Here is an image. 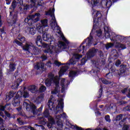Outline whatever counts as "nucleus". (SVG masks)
Returning <instances> with one entry per match:
<instances>
[{"mask_svg": "<svg viewBox=\"0 0 130 130\" xmlns=\"http://www.w3.org/2000/svg\"><path fill=\"white\" fill-rule=\"evenodd\" d=\"M112 2L111 0H102L101 2V5L103 8L105 9H107L111 7Z\"/></svg>", "mask_w": 130, "mask_h": 130, "instance_id": "14", "label": "nucleus"}, {"mask_svg": "<svg viewBox=\"0 0 130 130\" xmlns=\"http://www.w3.org/2000/svg\"><path fill=\"white\" fill-rule=\"evenodd\" d=\"M102 83H103V84H105L106 85H107L108 84H110V82L106 80V79H102Z\"/></svg>", "mask_w": 130, "mask_h": 130, "instance_id": "44", "label": "nucleus"}, {"mask_svg": "<svg viewBox=\"0 0 130 130\" xmlns=\"http://www.w3.org/2000/svg\"><path fill=\"white\" fill-rule=\"evenodd\" d=\"M67 118V115L65 113H63L62 114H60L58 115L57 116H56V117H55L56 122H57V123H58V122H60V123H61V122H60V118Z\"/></svg>", "mask_w": 130, "mask_h": 130, "instance_id": "18", "label": "nucleus"}, {"mask_svg": "<svg viewBox=\"0 0 130 130\" xmlns=\"http://www.w3.org/2000/svg\"><path fill=\"white\" fill-rule=\"evenodd\" d=\"M46 90V87L43 85H42L39 89L40 92H45Z\"/></svg>", "mask_w": 130, "mask_h": 130, "instance_id": "38", "label": "nucleus"}, {"mask_svg": "<svg viewBox=\"0 0 130 130\" xmlns=\"http://www.w3.org/2000/svg\"><path fill=\"white\" fill-rule=\"evenodd\" d=\"M41 16L40 13H36L35 15H29L25 19L24 22L25 23H28L29 21H32L33 23H36V22L39 21Z\"/></svg>", "mask_w": 130, "mask_h": 130, "instance_id": "7", "label": "nucleus"}, {"mask_svg": "<svg viewBox=\"0 0 130 130\" xmlns=\"http://www.w3.org/2000/svg\"><path fill=\"white\" fill-rule=\"evenodd\" d=\"M120 63H121V62L120 61V60H117L116 61L115 64H116V67H119V64H120Z\"/></svg>", "mask_w": 130, "mask_h": 130, "instance_id": "50", "label": "nucleus"}, {"mask_svg": "<svg viewBox=\"0 0 130 130\" xmlns=\"http://www.w3.org/2000/svg\"><path fill=\"white\" fill-rule=\"evenodd\" d=\"M50 38V35L47 34L46 33H44L43 34V39L44 41H47L48 40H49Z\"/></svg>", "mask_w": 130, "mask_h": 130, "instance_id": "27", "label": "nucleus"}, {"mask_svg": "<svg viewBox=\"0 0 130 130\" xmlns=\"http://www.w3.org/2000/svg\"><path fill=\"white\" fill-rule=\"evenodd\" d=\"M5 115H6V116H7V117H11V114L10 113H8V112L5 111Z\"/></svg>", "mask_w": 130, "mask_h": 130, "instance_id": "56", "label": "nucleus"}, {"mask_svg": "<svg viewBox=\"0 0 130 130\" xmlns=\"http://www.w3.org/2000/svg\"><path fill=\"white\" fill-rule=\"evenodd\" d=\"M27 30L31 35H34L36 34V28L35 26H31Z\"/></svg>", "mask_w": 130, "mask_h": 130, "instance_id": "24", "label": "nucleus"}, {"mask_svg": "<svg viewBox=\"0 0 130 130\" xmlns=\"http://www.w3.org/2000/svg\"><path fill=\"white\" fill-rule=\"evenodd\" d=\"M22 81L21 78L17 79L15 84L12 85L13 89H17L19 87V85H20V83H21Z\"/></svg>", "mask_w": 130, "mask_h": 130, "instance_id": "21", "label": "nucleus"}, {"mask_svg": "<svg viewBox=\"0 0 130 130\" xmlns=\"http://www.w3.org/2000/svg\"><path fill=\"white\" fill-rule=\"evenodd\" d=\"M51 62L50 61H49L47 63H46V66H47V67H48L49 68H51Z\"/></svg>", "mask_w": 130, "mask_h": 130, "instance_id": "57", "label": "nucleus"}, {"mask_svg": "<svg viewBox=\"0 0 130 130\" xmlns=\"http://www.w3.org/2000/svg\"><path fill=\"white\" fill-rule=\"evenodd\" d=\"M17 109L18 111H21V107L17 108Z\"/></svg>", "mask_w": 130, "mask_h": 130, "instance_id": "64", "label": "nucleus"}, {"mask_svg": "<svg viewBox=\"0 0 130 130\" xmlns=\"http://www.w3.org/2000/svg\"><path fill=\"white\" fill-rule=\"evenodd\" d=\"M43 109V106H41V107L39 109V111H41Z\"/></svg>", "mask_w": 130, "mask_h": 130, "instance_id": "62", "label": "nucleus"}, {"mask_svg": "<svg viewBox=\"0 0 130 130\" xmlns=\"http://www.w3.org/2000/svg\"><path fill=\"white\" fill-rule=\"evenodd\" d=\"M18 3L19 4H20V5H23V1H22L21 0H17Z\"/></svg>", "mask_w": 130, "mask_h": 130, "instance_id": "61", "label": "nucleus"}, {"mask_svg": "<svg viewBox=\"0 0 130 130\" xmlns=\"http://www.w3.org/2000/svg\"><path fill=\"white\" fill-rule=\"evenodd\" d=\"M54 64H55V66H57V67H59V66H60L61 63L58 61L55 60L54 62Z\"/></svg>", "mask_w": 130, "mask_h": 130, "instance_id": "47", "label": "nucleus"}, {"mask_svg": "<svg viewBox=\"0 0 130 130\" xmlns=\"http://www.w3.org/2000/svg\"><path fill=\"white\" fill-rule=\"evenodd\" d=\"M122 118H123V119L119 122V125H120V126L124 125V121H125V115L120 114L118 116H117V117H116V120L117 121L120 120V119H122Z\"/></svg>", "mask_w": 130, "mask_h": 130, "instance_id": "16", "label": "nucleus"}, {"mask_svg": "<svg viewBox=\"0 0 130 130\" xmlns=\"http://www.w3.org/2000/svg\"><path fill=\"white\" fill-rule=\"evenodd\" d=\"M56 113L63 112V102L62 99L58 100V106L56 107Z\"/></svg>", "mask_w": 130, "mask_h": 130, "instance_id": "10", "label": "nucleus"}, {"mask_svg": "<svg viewBox=\"0 0 130 130\" xmlns=\"http://www.w3.org/2000/svg\"><path fill=\"white\" fill-rule=\"evenodd\" d=\"M97 52V50L94 48L90 49L89 51L87 53V58H91L95 56Z\"/></svg>", "mask_w": 130, "mask_h": 130, "instance_id": "17", "label": "nucleus"}, {"mask_svg": "<svg viewBox=\"0 0 130 130\" xmlns=\"http://www.w3.org/2000/svg\"><path fill=\"white\" fill-rule=\"evenodd\" d=\"M41 57L43 61L46 60V59L47 58V57L44 55H42Z\"/></svg>", "mask_w": 130, "mask_h": 130, "instance_id": "54", "label": "nucleus"}, {"mask_svg": "<svg viewBox=\"0 0 130 130\" xmlns=\"http://www.w3.org/2000/svg\"><path fill=\"white\" fill-rule=\"evenodd\" d=\"M68 70H69V66H68V65H66L64 67H62L59 72V77H61Z\"/></svg>", "mask_w": 130, "mask_h": 130, "instance_id": "19", "label": "nucleus"}, {"mask_svg": "<svg viewBox=\"0 0 130 130\" xmlns=\"http://www.w3.org/2000/svg\"><path fill=\"white\" fill-rule=\"evenodd\" d=\"M84 49H85V46L83 45V44H82L78 49V50L80 52V51H82V50H84Z\"/></svg>", "mask_w": 130, "mask_h": 130, "instance_id": "41", "label": "nucleus"}, {"mask_svg": "<svg viewBox=\"0 0 130 130\" xmlns=\"http://www.w3.org/2000/svg\"><path fill=\"white\" fill-rule=\"evenodd\" d=\"M96 34L97 36H98V37H100L102 35V30H101V29L96 30Z\"/></svg>", "mask_w": 130, "mask_h": 130, "instance_id": "40", "label": "nucleus"}, {"mask_svg": "<svg viewBox=\"0 0 130 130\" xmlns=\"http://www.w3.org/2000/svg\"><path fill=\"white\" fill-rule=\"evenodd\" d=\"M128 127H129V125H124L123 127V130H128Z\"/></svg>", "mask_w": 130, "mask_h": 130, "instance_id": "52", "label": "nucleus"}, {"mask_svg": "<svg viewBox=\"0 0 130 130\" xmlns=\"http://www.w3.org/2000/svg\"><path fill=\"white\" fill-rule=\"evenodd\" d=\"M70 84V82L66 80L64 78H62L60 81V86L62 87L61 92L63 93L68 88V86Z\"/></svg>", "mask_w": 130, "mask_h": 130, "instance_id": "11", "label": "nucleus"}, {"mask_svg": "<svg viewBox=\"0 0 130 130\" xmlns=\"http://www.w3.org/2000/svg\"><path fill=\"white\" fill-rule=\"evenodd\" d=\"M14 43L17 44V45H19V46H22V43L20 42L19 41L15 40L14 42Z\"/></svg>", "mask_w": 130, "mask_h": 130, "instance_id": "46", "label": "nucleus"}, {"mask_svg": "<svg viewBox=\"0 0 130 130\" xmlns=\"http://www.w3.org/2000/svg\"><path fill=\"white\" fill-rule=\"evenodd\" d=\"M30 5H24L23 10H29L30 8H37V6H42L43 1L42 0H30Z\"/></svg>", "mask_w": 130, "mask_h": 130, "instance_id": "5", "label": "nucleus"}, {"mask_svg": "<svg viewBox=\"0 0 130 130\" xmlns=\"http://www.w3.org/2000/svg\"><path fill=\"white\" fill-rule=\"evenodd\" d=\"M54 8L52 9H50L48 12H46V15L47 16H50L52 17L51 21H50V25L51 26L52 29H53L54 31H55L57 33L60 34L63 41H64V43L63 42H59V44H55V46L54 45H49L47 44H44V46L46 49L45 50L44 52L46 53H52V52H56L58 53L59 52V50L60 48H67V44H69V41L67 40V39L64 38L63 35L61 34L60 31V27L57 25V23H56V20L55 19V17L54 16Z\"/></svg>", "mask_w": 130, "mask_h": 130, "instance_id": "1", "label": "nucleus"}, {"mask_svg": "<svg viewBox=\"0 0 130 130\" xmlns=\"http://www.w3.org/2000/svg\"><path fill=\"white\" fill-rule=\"evenodd\" d=\"M17 21V14H15L12 19L11 23L15 24Z\"/></svg>", "mask_w": 130, "mask_h": 130, "instance_id": "37", "label": "nucleus"}, {"mask_svg": "<svg viewBox=\"0 0 130 130\" xmlns=\"http://www.w3.org/2000/svg\"><path fill=\"white\" fill-rule=\"evenodd\" d=\"M18 39L21 42H25V38L24 37H21L20 38H18Z\"/></svg>", "mask_w": 130, "mask_h": 130, "instance_id": "55", "label": "nucleus"}, {"mask_svg": "<svg viewBox=\"0 0 130 130\" xmlns=\"http://www.w3.org/2000/svg\"><path fill=\"white\" fill-rule=\"evenodd\" d=\"M9 67H10V71L11 72H14V71H15V70L16 69V64L11 63L10 64Z\"/></svg>", "mask_w": 130, "mask_h": 130, "instance_id": "33", "label": "nucleus"}, {"mask_svg": "<svg viewBox=\"0 0 130 130\" xmlns=\"http://www.w3.org/2000/svg\"><path fill=\"white\" fill-rule=\"evenodd\" d=\"M35 69H36V70H40V69H44V63L41 62H37V64L35 66Z\"/></svg>", "mask_w": 130, "mask_h": 130, "instance_id": "22", "label": "nucleus"}, {"mask_svg": "<svg viewBox=\"0 0 130 130\" xmlns=\"http://www.w3.org/2000/svg\"><path fill=\"white\" fill-rule=\"evenodd\" d=\"M82 56V55H80L77 53L74 54L73 55V58L69 60V64H75L76 61L75 59L78 60V59H80V58H81Z\"/></svg>", "mask_w": 130, "mask_h": 130, "instance_id": "12", "label": "nucleus"}, {"mask_svg": "<svg viewBox=\"0 0 130 130\" xmlns=\"http://www.w3.org/2000/svg\"><path fill=\"white\" fill-rule=\"evenodd\" d=\"M106 76H107V78H108V79H109V77H111V78H112V73H109L106 75Z\"/></svg>", "mask_w": 130, "mask_h": 130, "instance_id": "53", "label": "nucleus"}, {"mask_svg": "<svg viewBox=\"0 0 130 130\" xmlns=\"http://www.w3.org/2000/svg\"><path fill=\"white\" fill-rule=\"evenodd\" d=\"M77 75V72L76 71H71L70 72L69 77L71 78H73L75 77Z\"/></svg>", "mask_w": 130, "mask_h": 130, "instance_id": "34", "label": "nucleus"}, {"mask_svg": "<svg viewBox=\"0 0 130 130\" xmlns=\"http://www.w3.org/2000/svg\"><path fill=\"white\" fill-rule=\"evenodd\" d=\"M10 106H11V105L10 104H6L5 107L0 105V116H2V117H3V118H5V119L7 118V117L4 115V113H3V112L2 111H5V108L9 110L10 108Z\"/></svg>", "mask_w": 130, "mask_h": 130, "instance_id": "15", "label": "nucleus"}, {"mask_svg": "<svg viewBox=\"0 0 130 130\" xmlns=\"http://www.w3.org/2000/svg\"><path fill=\"white\" fill-rule=\"evenodd\" d=\"M45 83L47 87H49L52 83H54L55 88L51 91V94H57L59 92V78L58 76L54 77L53 74H51L49 75V78L46 80Z\"/></svg>", "mask_w": 130, "mask_h": 130, "instance_id": "2", "label": "nucleus"}, {"mask_svg": "<svg viewBox=\"0 0 130 130\" xmlns=\"http://www.w3.org/2000/svg\"><path fill=\"white\" fill-rule=\"evenodd\" d=\"M18 123L20 125H22L23 124H24V122H23V121L21 119V118H17V119Z\"/></svg>", "mask_w": 130, "mask_h": 130, "instance_id": "43", "label": "nucleus"}, {"mask_svg": "<svg viewBox=\"0 0 130 130\" xmlns=\"http://www.w3.org/2000/svg\"><path fill=\"white\" fill-rule=\"evenodd\" d=\"M86 61H87V60L85 58H82L81 60V64H85Z\"/></svg>", "mask_w": 130, "mask_h": 130, "instance_id": "51", "label": "nucleus"}, {"mask_svg": "<svg viewBox=\"0 0 130 130\" xmlns=\"http://www.w3.org/2000/svg\"><path fill=\"white\" fill-rule=\"evenodd\" d=\"M116 47H118L119 48H121L122 49H125V48H126V46L118 42L116 43Z\"/></svg>", "mask_w": 130, "mask_h": 130, "instance_id": "30", "label": "nucleus"}, {"mask_svg": "<svg viewBox=\"0 0 130 130\" xmlns=\"http://www.w3.org/2000/svg\"><path fill=\"white\" fill-rule=\"evenodd\" d=\"M27 101H28L26 100L24 102L23 104V107L24 108H25L26 110L27 111H30V110H31L34 114V111L36 109V106H35L33 104H30V105L28 104V103H27Z\"/></svg>", "mask_w": 130, "mask_h": 130, "instance_id": "9", "label": "nucleus"}, {"mask_svg": "<svg viewBox=\"0 0 130 130\" xmlns=\"http://www.w3.org/2000/svg\"><path fill=\"white\" fill-rule=\"evenodd\" d=\"M22 49L25 51H28V52L31 51L34 52L37 49V48L34 46V45H33L32 43L26 42V44L22 46Z\"/></svg>", "mask_w": 130, "mask_h": 130, "instance_id": "8", "label": "nucleus"}, {"mask_svg": "<svg viewBox=\"0 0 130 130\" xmlns=\"http://www.w3.org/2000/svg\"><path fill=\"white\" fill-rule=\"evenodd\" d=\"M105 32H110V29H109V27L108 26H105L104 27Z\"/></svg>", "mask_w": 130, "mask_h": 130, "instance_id": "48", "label": "nucleus"}, {"mask_svg": "<svg viewBox=\"0 0 130 130\" xmlns=\"http://www.w3.org/2000/svg\"><path fill=\"white\" fill-rule=\"evenodd\" d=\"M24 89V88H22L21 90H19L17 93L13 91H11L8 94L6 95L7 101H9L11 98H13V97L15 96V98L13 102V105L15 107L19 106V105H20V99L23 96V90Z\"/></svg>", "mask_w": 130, "mask_h": 130, "instance_id": "3", "label": "nucleus"}, {"mask_svg": "<svg viewBox=\"0 0 130 130\" xmlns=\"http://www.w3.org/2000/svg\"><path fill=\"white\" fill-rule=\"evenodd\" d=\"M113 45L114 44L111 43H108L106 45V49H109V48H111Z\"/></svg>", "mask_w": 130, "mask_h": 130, "instance_id": "35", "label": "nucleus"}, {"mask_svg": "<svg viewBox=\"0 0 130 130\" xmlns=\"http://www.w3.org/2000/svg\"><path fill=\"white\" fill-rule=\"evenodd\" d=\"M48 26V20L47 19H42L41 20V24L37 23L36 29L39 33H43V28Z\"/></svg>", "mask_w": 130, "mask_h": 130, "instance_id": "6", "label": "nucleus"}, {"mask_svg": "<svg viewBox=\"0 0 130 130\" xmlns=\"http://www.w3.org/2000/svg\"><path fill=\"white\" fill-rule=\"evenodd\" d=\"M45 117H48L49 116V112H48V110L46 109L43 113Z\"/></svg>", "mask_w": 130, "mask_h": 130, "instance_id": "39", "label": "nucleus"}, {"mask_svg": "<svg viewBox=\"0 0 130 130\" xmlns=\"http://www.w3.org/2000/svg\"><path fill=\"white\" fill-rule=\"evenodd\" d=\"M112 35L114 36L112 38L113 41H120V42H123L125 40V38L122 36L116 35L114 32L112 33Z\"/></svg>", "mask_w": 130, "mask_h": 130, "instance_id": "13", "label": "nucleus"}, {"mask_svg": "<svg viewBox=\"0 0 130 130\" xmlns=\"http://www.w3.org/2000/svg\"><path fill=\"white\" fill-rule=\"evenodd\" d=\"M112 33L113 32H111L110 31L105 32V36L106 38H110L111 40H113L112 39L113 38L114 36H113Z\"/></svg>", "mask_w": 130, "mask_h": 130, "instance_id": "26", "label": "nucleus"}, {"mask_svg": "<svg viewBox=\"0 0 130 130\" xmlns=\"http://www.w3.org/2000/svg\"><path fill=\"white\" fill-rule=\"evenodd\" d=\"M126 91H127V89L125 88L123 90H122V93L123 94H124V93H125V92H126Z\"/></svg>", "mask_w": 130, "mask_h": 130, "instance_id": "59", "label": "nucleus"}, {"mask_svg": "<svg viewBox=\"0 0 130 130\" xmlns=\"http://www.w3.org/2000/svg\"><path fill=\"white\" fill-rule=\"evenodd\" d=\"M28 91H30L31 93H36L37 87L35 85H31L28 87Z\"/></svg>", "mask_w": 130, "mask_h": 130, "instance_id": "25", "label": "nucleus"}, {"mask_svg": "<svg viewBox=\"0 0 130 130\" xmlns=\"http://www.w3.org/2000/svg\"><path fill=\"white\" fill-rule=\"evenodd\" d=\"M48 107L51 110H54V108L53 106V103L51 102V100H49L48 102Z\"/></svg>", "mask_w": 130, "mask_h": 130, "instance_id": "31", "label": "nucleus"}, {"mask_svg": "<svg viewBox=\"0 0 130 130\" xmlns=\"http://www.w3.org/2000/svg\"><path fill=\"white\" fill-rule=\"evenodd\" d=\"M92 13L93 18V27H96L98 22H103L104 21L105 17L102 15V13L100 11H98L94 9L92 10ZM96 19H98V21Z\"/></svg>", "mask_w": 130, "mask_h": 130, "instance_id": "4", "label": "nucleus"}, {"mask_svg": "<svg viewBox=\"0 0 130 130\" xmlns=\"http://www.w3.org/2000/svg\"><path fill=\"white\" fill-rule=\"evenodd\" d=\"M128 97L130 98V89H129V92L128 93Z\"/></svg>", "mask_w": 130, "mask_h": 130, "instance_id": "63", "label": "nucleus"}, {"mask_svg": "<svg viewBox=\"0 0 130 130\" xmlns=\"http://www.w3.org/2000/svg\"><path fill=\"white\" fill-rule=\"evenodd\" d=\"M6 4H7V5H10L11 0H6Z\"/></svg>", "mask_w": 130, "mask_h": 130, "instance_id": "58", "label": "nucleus"}, {"mask_svg": "<svg viewBox=\"0 0 130 130\" xmlns=\"http://www.w3.org/2000/svg\"><path fill=\"white\" fill-rule=\"evenodd\" d=\"M22 89H24V90L22 91V95H23V92H24L23 97L24 98H27V97H29V93L27 91H25V87H22V88H21L20 91H22Z\"/></svg>", "mask_w": 130, "mask_h": 130, "instance_id": "32", "label": "nucleus"}, {"mask_svg": "<svg viewBox=\"0 0 130 130\" xmlns=\"http://www.w3.org/2000/svg\"><path fill=\"white\" fill-rule=\"evenodd\" d=\"M48 119L50 122L47 124V126L49 128H51L52 127V124H54V123H55V122H56V121L55 120V118L54 120V119H53V118L51 117H49Z\"/></svg>", "mask_w": 130, "mask_h": 130, "instance_id": "20", "label": "nucleus"}, {"mask_svg": "<svg viewBox=\"0 0 130 130\" xmlns=\"http://www.w3.org/2000/svg\"><path fill=\"white\" fill-rule=\"evenodd\" d=\"M86 48H89V46H91V45H92V39L90 38H88L86 40Z\"/></svg>", "mask_w": 130, "mask_h": 130, "instance_id": "28", "label": "nucleus"}, {"mask_svg": "<svg viewBox=\"0 0 130 130\" xmlns=\"http://www.w3.org/2000/svg\"><path fill=\"white\" fill-rule=\"evenodd\" d=\"M95 69L97 70V71H93V73H98V72L99 71V68L95 67Z\"/></svg>", "mask_w": 130, "mask_h": 130, "instance_id": "60", "label": "nucleus"}, {"mask_svg": "<svg viewBox=\"0 0 130 130\" xmlns=\"http://www.w3.org/2000/svg\"><path fill=\"white\" fill-rule=\"evenodd\" d=\"M38 42H41V36H38L36 40V43L37 45H38Z\"/></svg>", "mask_w": 130, "mask_h": 130, "instance_id": "36", "label": "nucleus"}, {"mask_svg": "<svg viewBox=\"0 0 130 130\" xmlns=\"http://www.w3.org/2000/svg\"><path fill=\"white\" fill-rule=\"evenodd\" d=\"M16 1L15 0L13 1L11 5V7L13 9V10L14 9H15V8H16Z\"/></svg>", "mask_w": 130, "mask_h": 130, "instance_id": "45", "label": "nucleus"}, {"mask_svg": "<svg viewBox=\"0 0 130 130\" xmlns=\"http://www.w3.org/2000/svg\"><path fill=\"white\" fill-rule=\"evenodd\" d=\"M120 74L119 73L118 75H121L122 74H124L123 76H125V73H126V67H125V66H121V68L120 69Z\"/></svg>", "mask_w": 130, "mask_h": 130, "instance_id": "23", "label": "nucleus"}, {"mask_svg": "<svg viewBox=\"0 0 130 130\" xmlns=\"http://www.w3.org/2000/svg\"><path fill=\"white\" fill-rule=\"evenodd\" d=\"M105 118L108 122H110V121H111V120H110V116H109V115L106 116Z\"/></svg>", "mask_w": 130, "mask_h": 130, "instance_id": "42", "label": "nucleus"}, {"mask_svg": "<svg viewBox=\"0 0 130 130\" xmlns=\"http://www.w3.org/2000/svg\"><path fill=\"white\" fill-rule=\"evenodd\" d=\"M74 128H76L77 130H84L83 129V128L81 127H79L78 126H73Z\"/></svg>", "mask_w": 130, "mask_h": 130, "instance_id": "49", "label": "nucleus"}, {"mask_svg": "<svg viewBox=\"0 0 130 130\" xmlns=\"http://www.w3.org/2000/svg\"><path fill=\"white\" fill-rule=\"evenodd\" d=\"M91 7H96L99 5V1L98 0H91L90 2Z\"/></svg>", "mask_w": 130, "mask_h": 130, "instance_id": "29", "label": "nucleus"}]
</instances>
